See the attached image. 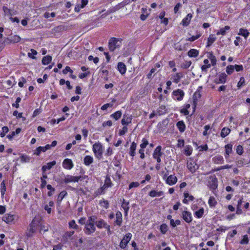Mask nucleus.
<instances>
[{
  "label": "nucleus",
  "mask_w": 250,
  "mask_h": 250,
  "mask_svg": "<svg viewBox=\"0 0 250 250\" xmlns=\"http://www.w3.org/2000/svg\"><path fill=\"white\" fill-rule=\"evenodd\" d=\"M63 167L67 169H71L73 167V164L72 160L70 159H65L62 162Z\"/></svg>",
  "instance_id": "nucleus-10"
},
{
  "label": "nucleus",
  "mask_w": 250,
  "mask_h": 250,
  "mask_svg": "<svg viewBox=\"0 0 250 250\" xmlns=\"http://www.w3.org/2000/svg\"><path fill=\"white\" fill-rule=\"evenodd\" d=\"M132 235L130 233H128L124 236V238L122 240L120 243V247L124 249L126 247L127 244L131 239Z\"/></svg>",
  "instance_id": "nucleus-6"
},
{
  "label": "nucleus",
  "mask_w": 250,
  "mask_h": 250,
  "mask_svg": "<svg viewBox=\"0 0 250 250\" xmlns=\"http://www.w3.org/2000/svg\"><path fill=\"white\" fill-rule=\"evenodd\" d=\"M160 229L163 234H165L168 230L167 226L166 224H162L160 226Z\"/></svg>",
  "instance_id": "nucleus-44"
},
{
  "label": "nucleus",
  "mask_w": 250,
  "mask_h": 250,
  "mask_svg": "<svg viewBox=\"0 0 250 250\" xmlns=\"http://www.w3.org/2000/svg\"><path fill=\"white\" fill-rule=\"evenodd\" d=\"M122 207L125 210V215H127L128 211L129 209V202L126 201L124 199H123L122 204Z\"/></svg>",
  "instance_id": "nucleus-22"
},
{
  "label": "nucleus",
  "mask_w": 250,
  "mask_h": 250,
  "mask_svg": "<svg viewBox=\"0 0 250 250\" xmlns=\"http://www.w3.org/2000/svg\"><path fill=\"white\" fill-rule=\"evenodd\" d=\"M2 10L3 11L4 16H10V17L16 15L17 13L16 11L9 9L5 6L2 7Z\"/></svg>",
  "instance_id": "nucleus-11"
},
{
  "label": "nucleus",
  "mask_w": 250,
  "mask_h": 250,
  "mask_svg": "<svg viewBox=\"0 0 250 250\" xmlns=\"http://www.w3.org/2000/svg\"><path fill=\"white\" fill-rule=\"evenodd\" d=\"M20 158L21 162L22 163L28 162L30 161V158L26 156L22 155Z\"/></svg>",
  "instance_id": "nucleus-61"
},
{
  "label": "nucleus",
  "mask_w": 250,
  "mask_h": 250,
  "mask_svg": "<svg viewBox=\"0 0 250 250\" xmlns=\"http://www.w3.org/2000/svg\"><path fill=\"white\" fill-rule=\"evenodd\" d=\"M163 194L164 193H163V191H158L155 190H153L150 191L149 192L148 195L151 197H154L156 196L160 197V196L163 195Z\"/></svg>",
  "instance_id": "nucleus-28"
},
{
  "label": "nucleus",
  "mask_w": 250,
  "mask_h": 250,
  "mask_svg": "<svg viewBox=\"0 0 250 250\" xmlns=\"http://www.w3.org/2000/svg\"><path fill=\"white\" fill-rule=\"evenodd\" d=\"M230 132V129L229 128L224 127L221 130L220 135L222 138H225L229 134Z\"/></svg>",
  "instance_id": "nucleus-36"
},
{
  "label": "nucleus",
  "mask_w": 250,
  "mask_h": 250,
  "mask_svg": "<svg viewBox=\"0 0 250 250\" xmlns=\"http://www.w3.org/2000/svg\"><path fill=\"white\" fill-rule=\"evenodd\" d=\"M201 36V35L200 34L196 35V36H192L190 38H188V41L190 42H193L195 41L196 40L199 38Z\"/></svg>",
  "instance_id": "nucleus-64"
},
{
  "label": "nucleus",
  "mask_w": 250,
  "mask_h": 250,
  "mask_svg": "<svg viewBox=\"0 0 250 250\" xmlns=\"http://www.w3.org/2000/svg\"><path fill=\"white\" fill-rule=\"evenodd\" d=\"M177 181V177L173 175H170L167 178V180H166V183L168 185H169L170 186H172V185H173L175 184H176Z\"/></svg>",
  "instance_id": "nucleus-15"
},
{
  "label": "nucleus",
  "mask_w": 250,
  "mask_h": 250,
  "mask_svg": "<svg viewBox=\"0 0 250 250\" xmlns=\"http://www.w3.org/2000/svg\"><path fill=\"white\" fill-rule=\"evenodd\" d=\"M122 40L116 38H111L108 41V48L111 52L120 48L122 45Z\"/></svg>",
  "instance_id": "nucleus-1"
},
{
  "label": "nucleus",
  "mask_w": 250,
  "mask_h": 250,
  "mask_svg": "<svg viewBox=\"0 0 250 250\" xmlns=\"http://www.w3.org/2000/svg\"><path fill=\"white\" fill-rule=\"evenodd\" d=\"M249 239L247 235L243 236V239L240 241V243L242 245H246L249 243Z\"/></svg>",
  "instance_id": "nucleus-46"
},
{
  "label": "nucleus",
  "mask_w": 250,
  "mask_h": 250,
  "mask_svg": "<svg viewBox=\"0 0 250 250\" xmlns=\"http://www.w3.org/2000/svg\"><path fill=\"white\" fill-rule=\"evenodd\" d=\"M201 97V94L200 92L196 91L193 95V102L195 103Z\"/></svg>",
  "instance_id": "nucleus-52"
},
{
  "label": "nucleus",
  "mask_w": 250,
  "mask_h": 250,
  "mask_svg": "<svg viewBox=\"0 0 250 250\" xmlns=\"http://www.w3.org/2000/svg\"><path fill=\"white\" fill-rule=\"evenodd\" d=\"M67 194V192L66 191H62L61 192L58 196L57 201L58 202H61L62 199L64 197V196Z\"/></svg>",
  "instance_id": "nucleus-48"
},
{
  "label": "nucleus",
  "mask_w": 250,
  "mask_h": 250,
  "mask_svg": "<svg viewBox=\"0 0 250 250\" xmlns=\"http://www.w3.org/2000/svg\"><path fill=\"white\" fill-rule=\"evenodd\" d=\"M192 18V15L190 13L188 14L187 16L183 19L182 21V24L184 26H187L189 24L190 21Z\"/></svg>",
  "instance_id": "nucleus-16"
},
{
  "label": "nucleus",
  "mask_w": 250,
  "mask_h": 250,
  "mask_svg": "<svg viewBox=\"0 0 250 250\" xmlns=\"http://www.w3.org/2000/svg\"><path fill=\"white\" fill-rule=\"evenodd\" d=\"M191 64V61H186L184 63L181 64V67L184 69H187L190 66Z\"/></svg>",
  "instance_id": "nucleus-55"
},
{
  "label": "nucleus",
  "mask_w": 250,
  "mask_h": 250,
  "mask_svg": "<svg viewBox=\"0 0 250 250\" xmlns=\"http://www.w3.org/2000/svg\"><path fill=\"white\" fill-rule=\"evenodd\" d=\"M234 66L232 65H230L227 67L226 72L228 74L230 75L234 71Z\"/></svg>",
  "instance_id": "nucleus-51"
},
{
  "label": "nucleus",
  "mask_w": 250,
  "mask_h": 250,
  "mask_svg": "<svg viewBox=\"0 0 250 250\" xmlns=\"http://www.w3.org/2000/svg\"><path fill=\"white\" fill-rule=\"evenodd\" d=\"M95 224L99 229H102L103 228H105L107 225V223L103 219H101L98 221H96Z\"/></svg>",
  "instance_id": "nucleus-31"
},
{
  "label": "nucleus",
  "mask_w": 250,
  "mask_h": 250,
  "mask_svg": "<svg viewBox=\"0 0 250 250\" xmlns=\"http://www.w3.org/2000/svg\"><path fill=\"white\" fill-rule=\"evenodd\" d=\"M100 204L101 206L104 208H108L109 207V203L107 200H102L100 201Z\"/></svg>",
  "instance_id": "nucleus-50"
},
{
  "label": "nucleus",
  "mask_w": 250,
  "mask_h": 250,
  "mask_svg": "<svg viewBox=\"0 0 250 250\" xmlns=\"http://www.w3.org/2000/svg\"><path fill=\"white\" fill-rule=\"evenodd\" d=\"M112 185V184L110 178L109 177L107 176L105 179L104 184V186L101 188V189L102 190L101 192H102L106 188L111 187Z\"/></svg>",
  "instance_id": "nucleus-17"
},
{
  "label": "nucleus",
  "mask_w": 250,
  "mask_h": 250,
  "mask_svg": "<svg viewBox=\"0 0 250 250\" xmlns=\"http://www.w3.org/2000/svg\"><path fill=\"white\" fill-rule=\"evenodd\" d=\"M181 216L183 220L188 223H189L192 221V216L191 213L189 211L186 210L182 211Z\"/></svg>",
  "instance_id": "nucleus-7"
},
{
  "label": "nucleus",
  "mask_w": 250,
  "mask_h": 250,
  "mask_svg": "<svg viewBox=\"0 0 250 250\" xmlns=\"http://www.w3.org/2000/svg\"><path fill=\"white\" fill-rule=\"evenodd\" d=\"M115 223L116 225L121 226L122 223V214L120 211H117L116 213V220Z\"/></svg>",
  "instance_id": "nucleus-18"
},
{
  "label": "nucleus",
  "mask_w": 250,
  "mask_h": 250,
  "mask_svg": "<svg viewBox=\"0 0 250 250\" xmlns=\"http://www.w3.org/2000/svg\"><path fill=\"white\" fill-rule=\"evenodd\" d=\"M95 216H89L88 217V219L86 223H91L92 224H94L95 223Z\"/></svg>",
  "instance_id": "nucleus-63"
},
{
  "label": "nucleus",
  "mask_w": 250,
  "mask_h": 250,
  "mask_svg": "<svg viewBox=\"0 0 250 250\" xmlns=\"http://www.w3.org/2000/svg\"><path fill=\"white\" fill-rule=\"evenodd\" d=\"M208 205L210 207H214L217 204V201L213 196H210L208 201Z\"/></svg>",
  "instance_id": "nucleus-37"
},
{
  "label": "nucleus",
  "mask_w": 250,
  "mask_h": 250,
  "mask_svg": "<svg viewBox=\"0 0 250 250\" xmlns=\"http://www.w3.org/2000/svg\"><path fill=\"white\" fill-rule=\"evenodd\" d=\"M162 155V153L161 152V146H159L155 149L153 154V157L154 158L158 157H161Z\"/></svg>",
  "instance_id": "nucleus-25"
},
{
  "label": "nucleus",
  "mask_w": 250,
  "mask_h": 250,
  "mask_svg": "<svg viewBox=\"0 0 250 250\" xmlns=\"http://www.w3.org/2000/svg\"><path fill=\"white\" fill-rule=\"evenodd\" d=\"M122 113L121 111H117L116 112L112 114L111 115V117L115 119V120H118L120 119L122 116Z\"/></svg>",
  "instance_id": "nucleus-42"
},
{
  "label": "nucleus",
  "mask_w": 250,
  "mask_h": 250,
  "mask_svg": "<svg viewBox=\"0 0 250 250\" xmlns=\"http://www.w3.org/2000/svg\"><path fill=\"white\" fill-rule=\"evenodd\" d=\"M199 51L195 49H191L188 53V56L189 57H196L199 55Z\"/></svg>",
  "instance_id": "nucleus-30"
},
{
  "label": "nucleus",
  "mask_w": 250,
  "mask_h": 250,
  "mask_svg": "<svg viewBox=\"0 0 250 250\" xmlns=\"http://www.w3.org/2000/svg\"><path fill=\"white\" fill-rule=\"evenodd\" d=\"M56 161H53L51 162L48 163L46 165L42 167V170L43 172L45 171L47 169H50L52 167L56 164Z\"/></svg>",
  "instance_id": "nucleus-33"
},
{
  "label": "nucleus",
  "mask_w": 250,
  "mask_h": 250,
  "mask_svg": "<svg viewBox=\"0 0 250 250\" xmlns=\"http://www.w3.org/2000/svg\"><path fill=\"white\" fill-rule=\"evenodd\" d=\"M41 152H45L44 149L42 146H39L36 149L34 152V154L39 156L40 155Z\"/></svg>",
  "instance_id": "nucleus-47"
},
{
  "label": "nucleus",
  "mask_w": 250,
  "mask_h": 250,
  "mask_svg": "<svg viewBox=\"0 0 250 250\" xmlns=\"http://www.w3.org/2000/svg\"><path fill=\"white\" fill-rule=\"evenodd\" d=\"M229 29H230V27L229 26H228V25L225 26V27L220 29V30L217 32L216 34L217 35H225L226 33V30H229Z\"/></svg>",
  "instance_id": "nucleus-41"
},
{
  "label": "nucleus",
  "mask_w": 250,
  "mask_h": 250,
  "mask_svg": "<svg viewBox=\"0 0 250 250\" xmlns=\"http://www.w3.org/2000/svg\"><path fill=\"white\" fill-rule=\"evenodd\" d=\"M212 160L213 163L216 164H222L224 161L223 156L221 155H217L214 157Z\"/></svg>",
  "instance_id": "nucleus-20"
},
{
  "label": "nucleus",
  "mask_w": 250,
  "mask_h": 250,
  "mask_svg": "<svg viewBox=\"0 0 250 250\" xmlns=\"http://www.w3.org/2000/svg\"><path fill=\"white\" fill-rule=\"evenodd\" d=\"M239 35L243 36L245 39H247L250 35V33L247 29L244 28H240L238 33Z\"/></svg>",
  "instance_id": "nucleus-34"
},
{
  "label": "nucleus",
  "mask_w": 250,
  "mask_h": 250,
  "mask_svg": "<svg viewBox=\"0 0 250 250\" xmlns=\"http://www.w3.org/2000/svg\"><path fill=\"white\" fill-rule=\"evenodd\" d=\"M184 95V92L182 90L180 89L174 90L172 92L173 98L174 100H177L178 101H182L183 99Z\"/></svg>",
  "instance_id": "nucleus-4"
},
{
  "label": "nucleus",
  "mask_w": 250,
  "mask_h": 250,
  "mask_svg": "<svg viewBox=\"0 0 250 250\" xmlns=\"http://www.w3.org/2000/svg\"><path fill=\"white\" fill-rule=\"evenodd\" d=\"M81 178V176H73L67 175L64 177V182L66 184L71 182H78Z\"/></svg>",
  "instance_id": "nucleus-8"
},
{
  "label": "nucleus",
  "mask_w": 250,
  "mask_h": 250,
  "mask_svg": "<svg viewBox=\"0 0 250 250\" xmlns=\"http://www.w3.org/2000/svg\"><path fill=\"white\" fill-rule=\"evenodd\" d=\"M204 213V209L203 208H201L195 212V215L198 218H200L203 216Z\"/></svg>",
  "instance_id": "nucleus-43"
},
{
  "label": "nucleus",
  "mask_w": 250,
  "mask_h": 250,
  "mask_svg": "<svg viewBox=\"0 0 250 250\" xmlns=\"http://www.w3.org/2000/svg\"><path fill=\"white\" fill-rule=\"evenodd\" d=\"M176 126L181 132H183L185 130L186 125L183 121L178 122Z\"/></svg>",
  "instance_id": "nucleus-26"
},
{
  "label": "nucleus",
  "mask_w": 250,
  "mask_h": 250,
  "mask_svg": "<svg viewBox=\"0 0 250 250\" xmlns=\"http://www.w3.org/2000/svg\"><path fill=\"white\" fill-rule=\"evenodd\" d=\"M167 112V109L165 105H161L159 107L157 110V114L161 115L165 114Z\"/></svg>",
  "instance_id": "nucleus-35"
},
{
  "label": "nucleus",
  "mask_w": 250,
  "mask_h": 250,
  "mask_svg": "<svg viewBox=\"0 0 250 250\" xmlns=\"http://www.w3.org/2000/svg\"><path fill=\"white\" fill-rule=\"evenodd\" d=\"M83 230L86 234L90 235L95 231L96 228L94 224L86 223Z\"/></svg>",
  "instance_id": "nucleus-5"
},
{
  "label": "nucleus",
  "mask_w": 250,
  "mask_h": 250,
  "mask_svg": "<svg viewBox=\"0 0 250 250\" xmlns=\"http://www.w3.org/2000/svg\"><path fill=\"white\" fill-rule=\"evenodd\" d=\"M208 58L210 60L212 65H215L217 61L215 56L213 55L212 52H208Z\"/></svg>",
  "instance_id": "nucleus-27"
},
{
  "label": "nucleus",
  "mask_w": 250,
  "mask_h": 250,
  "mask_svg": "<svg viewBox=\"0 0 250 250\" xmlns=\"http://www.w3.org/2000/svg\"><path fill=\"white\" fill-rule=\"evenodd\" d=\"M132 119V117L131 115L125 114L121 121L122 124L124 125H128L131 123Z\"/></svg>",
  "instance_id": "nucleus-12"
},
{
  "label": "nucleus",
  "mask_w": 250,
  "mask_h": 250,
  "mask_svg": "<svg viewBox=\"0 0 250 250\" xmlns=\"http://www.w3.org/2000/svg\"><path fill=\"white\" fill-rule=\"evenodd\" d=\"M93 158L90 155L86 156L83 159V163L85 165L88 166L93 163Z\"/></svg>",
  "instance_id": "nucleus-23"
},
{
  "label": "nucleus",
  "mask_w": 250,
  "mask_h": 250,
  "mask_svg": "<svg viewBox=\"0 0 250 250\" xmlns=\"http://www.w3.org/2000/svg\"><path fill=\"white\" fill-rule=\"evenodd\" d=\"M15 215L11 214H6L2 217V220L6 223L9 224L13 222L15 219Z\"/></svg>",
  "instance_id": "nucleus-14"
},
{
  "label": "nucleus",
  "mask_w": 250,
  "mask_h": 250,
  "mask_svg": "<svg viewBox=\"0 0 250 250\" xmlns=\"http://www.w3.org/2000/svg\"><path fill=\"white\" fill-rule=\"evenodd\" d=\"M54 205V203L53 201H51L49 202V204L48 205H45L44 206H43V208L44 209V210H45L47 213L48 214H50L51 212V208L52 207H53Z\"/></svg>",
  "instance_id": "nucleus-29"
},
{
  "label": "nucleus",
  "mask_w": 250,
  "mask_h": 250,
  "mask_svg": "<svg viewBox=\"0 0 250 250\" xmlns=\"http://www.w3.org/2000/svg\"><path fill=\"white\" fill-rule=\"evenodd\" d=\"M5 191H6L5 185L4 182H2L1 184V194L2 197L4 195Z\"/></svg>",
  "instance_id": "nucleus-57"
},
{
  "label": "nucleus",
  "mask_w": 250,
  "mask_h": 250,
  "mask_svg": "<svg viewBox=\"0 0 250 250\" xmlns=\"http://www.w3.org/2000/svg\"><path fill=\"white\" fill-rule=\"evenodd\" d=\"M184 75L182 73H177L175 75L173 76V82L176 83H177L179 82L180 79L183 78Z\"/></svg>",
  "instance_id": "nucleus-32"
},
{
  "label": "nucleus",
  "mask_w": 250,
  "mask_h": 250,
  "mask_svg": "<svg viewBox=\"0 0 250 250\" xmlns=\"http://www.w3.org/2000/svg\"><path fill=\"white\" fill-rule=\"evenodd\" d=\"M217 179L215 176H210L208 181V186L211 189H215L217 188Z\"/></svg>",
  "instance_id": "nucleus-9"
},
{
  "label": "nucleus",
  "mask_w": 250,
  "mask_h": 250,
  "mask_svg": "<svg viewBox=\"0 0 250 250\" xmlns=\"http://www.w3.org/2000/svg\"><path fill=\"white\" fill-rule=\"evenodd\" d=\"M127 127L126 126H124L122 129L119 131V134L120 136H123L127 131Z\"/></svg>",
  "instance_id": "nucleus-60"
},
{
  "label": "nucleus",
  "mask_w": 250,
  "mask_h": 250,
  "mask_svg": "<svg viewBox=\"0 0 250 250\" xmlns=\"http://www.w3.org/2000/svg\"><path fill=\"white\" fill-rule=\"evenodd\" d=\"M216 40V38L212 34L209 35L208 39V43L207 46H210Z\"/></svg>",
  "instance_id": "nucleus-40"
},
{
  "label": "nucleus",
  "mask_w": 250,
  "mask_h": 250,
  "mask_svg": "<svg viewBox=\"0 0 250 250\" xmlns=\"http://www.w3.org/2000/svg\"><path fill=\"white\" fill-rule=\"evenodd\" d=\"M64 28H65V27H64V26L60 25V26H58L55 27L53 29V30L55 32H60V31H62L64 30Z\"/></svg>",
  "instance_id": "nucleus-62"
},
{
  "label": "nucleus",
  "mask_w": 250,
  "mask_h": 250,
  "mask_svg": "<svg viewBox=\"0 0 250 250\" xmlns=\"http://www.w3.org/2000/svg\"><path fill=\"white\" fill-rule=\"evenodd\" d=\"M52 60V57L49 55H47L44 57L42 59V63L43 65L48 64Z\"/></svg>",
  "instance_id": "nucleus-38"
},
{
  "label": "nucleus",
  "mask_w": 250,
  "mask_h": 250,
  "mask_svg": "<svg viewBox=\"0 0 250 250\" xmlns=\"http://www.w3.org/2000/svg\"><path fill=\"white\" fill-rule=\"evenodd\" d=\"M148 144V142L147 140L143 138L142 139V143L140 145L141 148L144 149L146 147V146Z\"/></svg>",
  "instance_id": "nucleus-56"
},
{
  "label": "nucleus",
  "mask_w": 250,
  "mask_h": 250,
  "mask_svg": "<svg viewBox=\"0 0 250 250\" xmlns=\"http://www.w3.org/2000/svg\"><path fill=\"white\" fill-rule=\"evenodd\" d=\"M184 197L187 198L188 201H192L194 199V197L187 192H185L184 193Z\"/></svg>",
  "instance_id": "nucleus-53"
},
{
  "label": "nucleus",
  "mask_w": 250,
  "mask_h": 250,
  "mask_svg": "<svg viewBox=\"0 0 250 250\" xmlns=\"http://www.w3.org/2000/svg\"><path fill=\"white\" fill-rule=\"evenodd\" d=\"M236 153L239 155H242L243 153V148L242 146L239 145L236 148Z\"/></svg>",
  "instance_id": "nucleus-59"
},
{
  "label": "nucleus",
  "mask_w": 250,
  "mask_h": 250,
  "mask_svg": "<svg viewBox=\"0 0 250 250\" xmlns=\"http://www.w3.org/2000/svg\"><path fill=\"white\" fill-rule=\"evenodd\" d=\"M225 158L227 159L230 154L232 152V145L231 144H228L225 146Z\"/></svg>",
  "instance_id": "nucleus-19"
},
{
  "label": "nucleus",
  "mask_w": 250,
  "mask_h": 250,
  "mask_svg": "<svg viewBox=\"0 0 250 250\" xmlns=\"http://www.w3.org/2000/svg\"><path fill=\"white\" fill-rule=\"evenodd\" d=\"M118 68L122 74H125L126 70L125 65L122 62H120L118 63Z\"/></svg>",
  "instance_id": "nucleus-24"
},
{
  "label": "nucleus",
  "mask_w": 250,
  "mask_h": 250,
  "mask_svg": "<svg viewBox=\"0 0 250 250\" xmlns=\"http://www.w3.org/2000/svg\"><path fill=\"white\" fill-rule=\"evenodd\" d=\"M2 131L0 134V136L1 137H3L6 133H7L9 131V129L7 126H3L2 128Z\"/></svg>",
  "instance_id": "nucleus-54"
},
{
  "label": "nucleus",
  "mask_w": 250,
  "mask_h": 250,
  "mask_svg": "<svg viewBox=\"0 0 250 250\" xmlns=\"http://www.w3.org/2000/svg\"><path fill=\"white\" fill-rule=\"evenodd\" d=\"M227 77V75L225 73H221L216 79L215 82L216 83H224L226 81Z\"/></svg>",
  "instance_id": "nucleus-13"
},
{
  "label": "nucleus",
  "mask_w": 250,
  "mask_h": 250,
  "mask_svg": "<svg viewBox=\"0 0 250 250\" xmlns=\"http://www.w3.org/2000/svg\"><path fill=\"white\" fill-rule=\"evenodd\" d=\"M21 38L20 36L18 35H14L12 37H11L10 41L11 42L13 43H17L20 41Z\"/></svg>",
  "instance_id": "nucleus-45"
},
{
  "label": "nucleus",
  "mask_w": 250,
  "mask_h": 250,
  "mask_svg": "<svg viewBox=\"0 0 250 250\" xmlns=\"http://www.w3.org/2000/svg\"><path fill=\"white\" fill-rule=\"evenodd\" d=\"M192 151V147L188 145L185 147L184 153L186 155L189 156L191 154Z\"/></svg>",
  "instance_id": "nucleus-39"
},
{
  "label": "nucleus",
  "mask_w": 250,
  "mask_h": 250,
  "mask_svg": "<svg viewBox=\"0 0 250 250\" xmlns=\"http://www.w3.org/2000/svg\"><path fill=\"white\" fill-rule=\"evenodd\" d=\"M31 53H28V56L29 57L32 59H36V57H34L33 55H36L37 54V52L34 49H31Z\"/></svg>",
  "instance_id": "nucleus-58"
},
{
  "label": "nucleus",
  "mask_w": 250,
  "mask_h": 250,
  "mask_svg": "<svg viewBox=\"0 0 250 250\" xmlns=\"http://www.w3.org/2000/svg\"><path fill=\"white\" fill-rule=\"evenodd\" d=\"M30 228L29 231L26 233V235L28 237L32 236V234H33V233L35 231L34 227L33 226V225L32 224H30Z\"/></svg>",
  "instance_id": "nucleus-49"
},
{
  "label": "nucleus",
  "mask_w": 250,
  "mask_h": 250,
  "mask_svg": "<svg viewBox=\"0 0 250 250\" xmlns=\"http://www.w3.org/2000/svg\"><path fill=\"white\" fill-rule=\"evenodd\" d=\"M92 150L95 156L98 159H101L103 156L104 148L100 142L96 143L93 145Z\"/></svg>",
  "instance_id": "nucleus-2"
},
{
  "label": "nucleus",
  "mask_w": 250,
  "mask_h": 250,
  "mask_svg": "<svg viewBox=\"0 0 250 250\" xmlns=\"http://www.w3.org/2000/svg\"><path fill=\"white\" fill-rule=\"evenodd\" d=\"M137 147V144L135 143L134 142H132L131 146L129 148V155L132 156L134 157L135 155V150Z\"/></svg>",
  "instance_id": "nucleus-21"
},
{
  "label": "nucleus",
  "mask_w": 250,
  "mask_h": 250,
  "mask_svg": "<svg viewBox=\"0 0 250 250\" xmlns=\"http://www.w3.org/2000/svg\"><path fill=\"white\" fill-rule=\"evenodd\" d=\"M187 165L188 168L192 173H194L199 167L196 162L191 159L188 161Z\"/></svg>",
  "instance_id": "nucleus-3"
}]
</instances>
